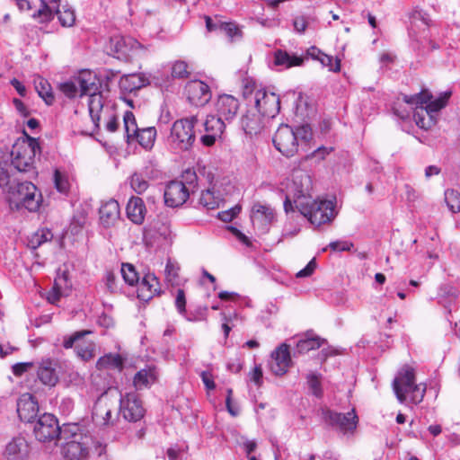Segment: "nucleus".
I'll return each mask as SVG.
<instances>
[{"instance_id": "obj_1", "label": "nucleus", "mask_w": 460, "mask_h": 460, "mask_svg": "<svg viewBox=\"0 0 460 460\" xmlns=\"http://www.w3.org/2000/svg\"><path fill=\"white\" fill-rule=\"evenodd\" d=\"M450 95L451 93L446 92L431 101L432 95L423 91L411 96L403 95L402 99L408 104H416L413 110L414 121L420 128L429 129L436 124L435 114L446 106Z\"/></svg>"}, {"instance_id": "obj_2", "label": "nucleus", "mask_w": 460, "mask_h": 460, "mask_svg": "<svg viewBox=\"0 0 460 460\" xmlns=\"http://www.w3.org/2000/svg\"><path fill=\"white\" fill-rule=\"evenodd\" d=\"M312 129L309 125H302L294 130L288 125L279 127L273 137V145L276 149L287 157L294 156L299 144H306L312 139Z\"/></svg>"}, {"instance_id": "obj_3", "label": "nucleus", "mask_w": 460, "mask_h": 460, "mask_svg": "<svg viewBox=\"0 0 460 460\" xmlns=\"http://www.w3.org/2000/svg\"><path fill=\"white\" fill-rule=\"evenodd\" d=\"M393 389L401 403L406 402L408 395L412 403H420L426 392L425 385L416 384L414 369L407 365L398 371L393 381Z\"/></svg>"}, {"instance_id": "obj_4", "label": "nucleus", "mask_w": 460, "mask_h": 460, "mask_svg": "<svg viewBox=\"0 0 460 460\" xmlns=\"http://www.w3.org/2000/svg\"><path fill=\"white\" fill-rule=\"evenodd\" d=\"M26 140L16 143L11 153L12 165L20 172H35V155L40 151L38 139L26 135Z\"/></svg>"}, {"instance_id": "obj_5", "label": "nucleus", "mask_w": 460, "mask_h": 460, "mask_svg": "<svg viewBox=\"0 0 460 460\" xmlns=\"http://www.w3.org/2000/svg\"><path fill=\"white\" fill-rule=\"evenodd\" d=\"M296 208L314 226H320L335 217L334 203L331 200H297Z\"/></svg>"}, {"instance_id": "obj_6", "label": "nucleus", "mask_w": 460, "mask_h": 460, "mask_svg": "<svg viewBox=\"0 0 460 460\" xmlns=\"http://www.w3.org/2000/svg\"><path fill=\"white\" fill-rule=\"evenodd\" d=\"M7 194L10 204L16 208H25L35 212L40 208V195L37 197V188L31 181H17Z\"/></svg>"}, {"instance_id": "obj_7", "label": "nucleus", "mask_w": 460, "mask_h": 460, "mask_svg": "<svg viewBox=\"0 0 460 460\" xmlns=\"http://www.w3.org/2000/svg\"><path fill=\"white\" fill-rule=\"evenodd\" d=\"M197 115L177 119L172 127L170 142L177 149L189 150L195 141L194 126Z\"/></svg>"}, {"instance_id": "obj_8", "label": "nucleus", "mask_w": 460, "mask_h": 460, "mask_svg": "<svg viewBox=\"0 0 460 460\" xmlns=\"http://www.w3.org/2000/svg\"><path fill=\"white\" fill-rule=\"evenodd\" d=\"M322 415L323 421L342 435L351 437L355 434L358 417L354 409L347 413H341L330 409H323Z\"/></svg>"}, {"instance_id": "obj_9", "label": "nucleus", "mask_w": 460, "mask_h": 460, "mask_svg": "<svg viewBox=\"0 0 460 460\" xmlns=\"http://www.w3.org/2000/svg\"><path fill=\"white\" fill-rule=\"evenodd\" d=\"M255 107L258 112L264 117L274 118L280 110L279 97L265 89H259L254 94Z\"/></svg>"}, {"instance_id": "obj_10", "label": "nucleus", "mask_w": 460, "mask_h": 460, "mask_svg": "<svg viewBox=\"0 0 460 460\" xmlns=\"http://www.w3.org/2000/svg\"><path fill=\"white\" fill-rule=\"evenodd\" d=\"M142 402L136 393H127L120 396L119 413L129 422H137L145 415Z\"/></svg>"}, {"instance_id": "obj_11", "label": "nucleus", "mask_w": 460, "mask_h": 460, "mask_svg": "<svg viewBox=\"0 0 460 460\" xmlns=\"http://www.w3.org/2000/svg\"><path fill=\"white\" fill-rule=\"evenodd\" d=\"M36 438L39 441H51L58 438L60 427L56 417L50 413L40 416L33 427Z\"/></svg>"}, {"instance_id": "obj_12", "label": "nucleus", "mask_w": 460, "mask_h": 460, "mask_svg": "<svg viewBox=\"0 0 460 460\" xmlns=\"http://www.w3.org/2000/svg\"><path fill=\"white\" fill-rule=\"evenodd\" d=\"M54 12L58 14L62 26L71 27L75 23V15L72 9L64 6L63 10H60L48 5L45 1H41V6L38 10L37 13L33 14V17H38L41 22H46L52 20L54 17Z\"/></svg>"}, {"instance_id": "obj_13", "label": "nucleus", "mask_w": 460, "mask_h": 460, "mask_svg": "<svg viewBox=\"0 0 460 460\" xmlns=\"http://www.w3.org/2000/svg\"><path fill=\"white\" fill-rule=\"evenodd\" d=\"M58 362L50 358H41L37 362V377L44 385L53 387L59 381Z\"/></svg>"}, {"instance_id": "obj_14", "label": "nucleus", "mask_w": 460, "mask_h": 460, "mask_svg": "<svg viewBox=\"0 0 460 460\" xmlns=\"http://www.w3.org/2000/svg\"><path fill=\"white\" fill-rule=\"evenodd\" d=\"M190 196L189 188L182 181H170L164 190V203L171 208L181 206Z\"/></svg>"}, {"instance_id": "obj_15", "label": "nucleus", "mask_w": 460, "mask_h": 460, "mask_svg": "<svg viewBox=\"0 0 460 460\" xmlns=\"http://www.w3.org/2000/svg\"><path fill=\"white\" fill-rule=\"evenodd\" d=\"M189 102L195 106H204L211 99L209 86L200 80L189 82L185 86Z\"/></svg>"}, {"instance_id": "obj_16", "label": "nucleus", "mask_w": 460, "mask_h": 460, "mask_svg": "<svg viewBox=\"0 0 460 460\" xmlns=\"http://www.w3.org/2000/svg\"><path fill=\"white\" fill-rule=\"evenodd\" d=\"M291 363L289 347L286 343H282L271 352V359L269 365L274 375L283 376L288 372Z\"/></svg>"}, {"instance_id": "obj_17", "label": "nucleus", "mask_w": 460, "mask_h": 460, "mask_svg": "<svg viewBox=\"0 0 460 460\" xmlns=\"http://www.w3.org/2000/svg\"><path fill=\"white\" fill-rule=\"evenodd\" d=\"M312 190V179L305 172L297 171L293 174L292 191L294 203L296 207L297 200H309L312 199L310 194Z\"/></svg>"}, {"instance_id": "obj_18", "label": "nucleus", "mask_w": 460, "mask_h": 460, "mask_svg": "<svg viewBox=\"0 0 460 460\" xmlns=\"http://www.w3.org/2000/svg\"><path fill=\"white\" fill-rule=\"evenodd\" d=\"M91 442V437L66 441L62 447V454L66 460H84L88 456Z\"/></svg>"}, {"instance_id": "obj_19", "label": "nucleus", "mask_w": 460, "mask_h": 460, "mask_svg": "<svg viewBox=\"0 0 460 460\" xmlns=\"http://www.w3.org/2000/svg\"><path fill=\"white\" fill-rule=\"evenodd\" d=\"M204 128L207 134L201 137V142L206 146H211L215 144L217 138L223 134L226 128V121L217 115H209L204 122Z\"/></svg>"}, {"instance_id": "obj_20", "label": "nucleus", "mask_w": 460, "mask_h": 460, "mask_svg": "<svg viewBox=\"0 0 460 460\" xmlns=\"http://www.w3.org/2000/svg\"><path fill=\"white\" fill-rule=\"evenodd\" d=\"M239 102L232 95H220L216 102L217 115L225 121H231L237 114Z\"/></svg>"}, {"instance_id": "obj_21", "label": "nucleus", "mask_w": 460, "mask_h": 460, "mask_svg": "<svg viewBox=\"0 0 460 460\" xmlns=\"http://www.w3.org/2000/svg\"><path fill=\"white\" fill-rule=\"evenodd\" d=\"M39 405L34 396L30 394H22L17 402V412L21 420L32 422L37 417Z\"/></svg>"}, {"instance_id": "obj_22", "label": "nucleus", "mask_w": 460, "mask_h": 460, "mask_svg": "<svg viewBox=\"0 0 460 460\" xmlns=\"http://www.w3.org/2000/svg\"><path fill=\"white\" fill-rule=\"evenodd\" d=\"M77 84L79 85L80 96L91 95L101 91L102 84L97 75L88 70H84L79 73L76 77Z\"/></svg>"}, {"instance_id": "obj_23", "label": "nucleus", "mask_w": 460, "mask_h": 460, "mask_svg": "<svg viewBox=\"0 0 460 460\" xmlns=\"http://www.w3.org/2000/svg\"><path fill=\"white\" fill-rule=\"evenodd\" d=\"M100 222L108 228L113 226L120 217V209L118 201L110 199L103 203L99 209Z\"/></svg>"}, {"instance_id": "obj_24", "label": "nucleus", "mask_w": 460, "mask_h": 460, "mask_svg": "<svg viewBox=\"0 0 460 460\" xmlns=\"http://www.w3.org/2000/svg\"><path fill=\"white\" fill-rule=\"evenodd\" d=\"M29 454V445L24 438H13L5 447L7 460H25Z\"/></svg>"}, {"instance_id": "obj_25", "label": "nucleus", "mask_w": 460, "mask_h": 460, "mask_svg": "<svg viewBox=\"0 0 460 460\" xmlns=\"http://www.w3.org/2000/svg\"><path fill=\"white\" fill-rule=\"evenodd\" d=\"M274 209L268 205L260 202L254 203L252 208L251 218L252 223L258 224L261 227L266 228L274 220Z\"/></svg>"}, {"instance_id": "obj_26", "label": "nucleus", "mask_w": 460, "mask_h": 460, "mask_svg": "<svg viewBox=\"0 0 460 460\" xmlns=\"http://www.w3.org/2000/svg\"><path fill=\"white\" fill-rule=\"evenodd\" d=\"M159 293V281L154 274H146L138 282L137 297L143 301H149Z\"/></svg>"}, {"instance_id": "obj_27", "label": "nucleus", "mask_w": 460, "mask_h": 460, "mask_svg": "<svg viewBox=\"0 0 460 460\" xmlns=\"http://www.w3.org/2000/svg\"><path fill=\"white\" fill-rule=\"evenodd\" d=\"M88 108L92 120L96 127H99L102 116L110 111L109 107H104L103 96L101 91L89 96Z\"/></svg>"}, {"instance_id": "obj_28", "label": "nucleus", "mask_w": 460, "mask_h": 460, "mask_svg": "<svg viewBox=\"0 0 460 460\" xmlns=\"http://www.w3.org/2000/svg\"><path fill=\"white\" fill-rule=\"evenodd\" d=\"M127 216L134 224L143 223L146 213V206L143 199L139 197H131L126 208Z\"/></svg>"}, {"instance_id": "obj_29", "label": "nucleus", "mask_w": 460, "mask_h": 460, "mask_svg": "<svg viewBox=\"0 0 460 460\" xmlns=\"http://www.w3.org/2000/svg\"><path fill=\"white\" fill-rule=\"evenodd\" d=\"M93 419L100 425H110L114 422V419L111 416V409L102 396L98 398L93 406Z\"/></svg>"}, {"instance_id": "obj_30", "label": "nucleus", "mask_w": 460, "mask_h": 460, "mask_svg": "<svg viewBox=\"0 0 460 460\" xmlns=\"http://www.w3.org/2000/svg\"><path fill=\"white\" fill-rule=\"evenodd\" d=\"M224 200L223 193L213 185L211 188L202 191L199 198V204L208 209H215Z\"/></svg>"}, {"instance_id": "obj_31", "label": "nucleus", "mask_w": 460, "mask_h": 460, "mask_svg": "<svg viewBox=\"0 0 460 460\" xmlns=\"http://www.w3.org/2000/svg\"><path fill=\"white\" fill-rule=\"evenodd\" d=\"M147 79L141 74L133 73L124 75L119 79V87L125 92L131 93L145 86Z\"/></svg>"}, {"instance_id": "obj_32", "label": "nucleus", "mask_w": 460, "mask_h": 460, "mask_svg": "<svg viewBox=\"0 0 460 460\" xmlns=\"http://www.w3.org/2000/svg\"><path fill=\"white\" fill-rule=\"evenodd\" d=\"M305 59H307V57L290 55L287 51L281 49H278L274 53L275 65L284 66L285 68L301 66Z\"/></svg>"}, {"instance_id": "obj_33", "label": "nucleus", "mask_w": 460, "mask_h": 460, "mask_svg": "<svg viewBox=\"0 0 460 460\" xmlns=\"http://www.w3.org/2000/svg\"><path fill=\"white\" fill-rule=\"evenodd\" d=\"M156 380V372L153 367L139 370L134 376L133 385L136 389H143L150 386Z\"/></svg>"}, {"instance_id": "obj_34", "label": "nucleus", "mask_w": 460, "mask_h": 460, "mask_svg": "<svg viewBox=\"0 0 460 460\" xmlns=\"http://www.w3.org/2000/svg\"><path fill=\"white\" fill-rule=\"evenodd\" d=\"M242 127L246 134L257 135L263 128V124L259 114L247 113L242 118Z\"/></svg>"}, {"instance_id": "obj_35", "label": "nucleus", "mask_w": 460, "mask_h": 460, "mask_svg": "<svg viewBox=\"0 0 460 460\" xmlns=\"http://www.w3.org/2000/svg\"><path fill=\"white\" fill-rule=\"evenodd\" d=\"M123 358L119 354H106L103 357H101L97 363L96 367L98 369H115L121 371L123 368Z\"/></svg>"}, {"instance_id": "obj_36", "label": "nucleus", "mask_w": 460, "mask_h": 460, "mask_svg": "<svg viewBox=\"0 0 460 460\" xmlns=\"http://www.w3.org/2000/svg\"><path fill=\"white\" fill-rule=\"evenodd\" d=\"M439 302L443 305L444 307L448 309V312H451V305L456 301L458 296V292L456 288L450 285H443L439 288L438 292Z\"/></svg>"}, {"instance_id": "obj_37", "label": "nucleus", "mask_w": 460, "mask_h": 460, "mask_svg": "<svg viewBox=\"0 0 460 460\" xmlns=\"http://www.w3.org/2000/svg\"><path fill=\"white\" fill-rule=\"evenodd\" d=\"M87 437V435L80 431V427L75 423L63 425V427H60V432L58 434V438L66 440V442L69 440H80Z\"/></svg>"}, {"instance_id": "obj_38", "label": "nucleus", "mask_w": 460, "mask_h": 460, "mask_svg": "<svg viewBox=\"0 0 460 460\" xmlns=\"http://www.w3.org/2000/svg\"><path fill=\"white\" fill-rule=\"evenodd\" d=\"M34 85L37 93L44 100V102L48 105H51L55 98L52 93L49 83L43 77L38 76L34 79Z\"/></svg>"}, {"instance_id": "obj_39", "label": "nucleus", "mask_w": 460, "mask_h": 460, "mask_svg": "<svg viewBox=\"0 0 460 460\" xmlns=\"http://www.w3.org/2000/svg\"><path fill=\"white\" fill-rule=\"evenodd\" d=\"M156 129L155 127H148L139 130L135 138L138 144L146 150H150L155 144Z\"/></svg>"}, {"instance_id": "obj_40", "label": "nucleus", "mask_w": 460, "mask_h": 460, "mask_svg": "<svg viewBox=\"0 0 460 460\" xmlns=\"http://www.w3.org/2000/svg\"><path fill=\"white\" fill-rule=\"evenodd\" d=\"M53 234L50 230L42 228L35 232L29 239V245L31 249H37L44 243L51 241Z\"/></svg>"}, {"instance_id": "obj_41", "label": "nucleus", "mask_w": 460, "mask_h": 460, "mask_svg": "<svg viewBox=\"0 0 460 460\" xmlns=\"http://www.w3.org/2000/svg\"><path fill=\"white\" fill-rule=\"evenodd\" d=\"M123 119L126 137L129 142L136 137L140 129L137 128L135 116L131 111H126Z\"/></svg>"}, {"instance_id": "obj_42", "label": "nucleus", "mask_w": 460, "mask_h": 460, "mask_svg": "<svg viewBox=\"0 0 460 460\" xmlns=\"http://www.w3.org/2000/svg\"><path fill=\"white\" fill-rule=\"evenodd\" d=\"M323 341L320 337H310L307 335L305 339L297 341V351L299 353H305L312 349H316L322 346Z\"/></svg>"}, {"instance_id": "obj_43", "label": "nucleus", "mask_w": 460, "mask_h": 460, "mask_svg": "<svg viewBox=\"0 0 460 460\" xmlns=\"http://www.w3.org/2000/svg\"><path fill=\"white\" fill-rule=\"evenodd\" d=\"M129 184L131 189L137 194L144 193L149 187L147 179L142 172H134L129 177Z\"/></svg>"}, {"instance_id": "obj_44", "label": "nucleus", "mask_w": 460, "mask_h": 460, "mask_svg": "<svg viewBox=\"0 0 460 460\" xmlns=\"http://www.w3.org/2000/svg\"><path fill=\"white\" fill-rule=\"evenodd\" d=\"M445 202L453 213L460 212V193L453 189L445 191Z\"/></svg>"}, {"instance_id": "obj_45", "label": "nucleus", "mask_w": 460, "mask_h": 460, "mask_svg": "<svg viewBox=\"0 0 460 460\" xmlns=\"http://www.w3.org/2000/svg\"><path fill=\"white\" fill-rule=\"evenodd\" d=\"M121 275L126 283L134 286L139 282L138 274L135 267L130 263H123L121 265Z\"/></svg>"}, {"instance_id": "obj_46", "label": "nucleus", "mask_w": 460, "mask_h": 460, "mask_svg": "<svg viewBox=\"0 0 460 460\" xmlns=\"http://www.w3.org/2000/svg\"><path fill=\"white\" fill-rule=\"evenodd\" d=\"M95 345L93 342H82L75 346L76 355L84 361L92 359L94 356Z\"/></svg>"}, {"instance_id": "obj_47", "label": "nucleus", "mask_w": 460, "mask_h": 460, "mask_svg": "<svg viewBox=\"0 0 460 460\" xmlns=\"http://www.w3.org/2000/svg\"><path fill=\"white\" fill-rule=\"evenodd\" d=\"M172 76L178 79H185L190 75L189 66L185 61L178 60L172 64Z\"/></svg>"}, {"instance_id": "obj_48", "label": "nucleus", "mask_w": 460, "mask_h": 460, "mask_svg": "<svg viewBox=\"0 0 460 460\" xmlns=\"http://www.w3.org/2000/svg\"><path fill=\"white\" fill-rule=\"evenodd\" d=\"M219 31L229 37L232 40L242 36L241 30L232 22H220Z\"/></svg>"}, {"instance_id": "obj_49", "label": "nucleus", "mask_w": 460, "mask_h": 460, "mask_svg": "<svg viewBox=\"0 0 460 460\" xmlns=\"http://www.w3.org/2000/svg\"><path fill=\"white\" fill-rule=\"evenodd\" d=\"M111 49L118 55H126L128 51L127 39L113 37L111 39ZM119 58V56H118Z\"/></svg>"}, {"instance_id": "obj_50", "label": "nucleus", "mask_w": 460, "mask_h": 460, "mask_svg": "<svg viewBox=\"0 0 460 460\" xmlns=\"http://www.w3.org/2000/svg\"><path fill=\"white\" fill-rule=\"evenodd\" d=\"M16 182L12 179L8 170L0 166V188L7 193Z\"/></svg>"}, {"instance_id": "obj_51", "label": "nucleus", "mask_w": 460, "mask_h": 460, "mask_svg": "<svg viewBox=\"0 0 460 460\" xmlns=\"http://www.w3.org/2000/svg\"><path fill=\"white\" fill-rule=\"evenodd\" d=\"M60 91L68 98L75 97L80 93L76 77L74 81H67L60 84Z\"/></svg>"}, {"instance_id": "obj_52", "label": "nucleus", "mask_w": 460, "mask_h": 460, "mask_svg": "<svg viewBox=\"0 0 460 460\" xmlns=\"http://www.w3.org/2000/svg\"><path fill=\"white\" fill-rule=\"evenodd\" d=\"M54 183H55V187L56 189L60 192V193H67L68 190H69V182H68V180L67 178L63 174L61 173L58 170H56L55 172H54Z\"/></svg>"}, {"instance_id": "obj_53", "label": "nucleus", "mask_w": 460, "mask_h": 460, "mask_svg": "<svg viewBox=\"0 0 460 460\" xmlns=\"http://www.w3.org/2000/svg\"><path fill=\"white\" fill-rule=\"evenodd\" d=\"M306 378L309 387L312 390L314 395H315L316 397H321L323 394V390L321 387V383L319 381V376L315 373H309L306 376Z\"/></svg>"}, {"instance_id": "obj_54", "label": "nucleus", "mask_w": 460, "mask_h": 460, "mask_svg": "<svg viewBox=\"0 0 460 460\" xmlns=\"http://www.w3.org/2000/svg\"><path fill=\"white\" fill-rule=\"evenodd\" d=\"M319 61L323 66H328L330 71L338 72L341 65L339 59H333L332 56H328L324 53L319 58Z\"/></svg>"}, {"instance_id": "obj_55", "label": "nucleus", "mask_w": 460, "mask_h": 460, "mask_svg": "<svg viewBox=\"0 0 460 460\" xmlns=\"http://www.w3.org/2000/svg\"><path fill=\"white\" fill-rule=\"evenodd\" d=\"M309 17L304 15L296 16L293 20V26L296 32L299 34L305 33L309 25Z\"/></svg>"}, {"instance_id": "obj_56", "label": "nucleus", "mask_w": 460, "mask_h": 460, "mask_svg": "<svg viewBox=\"0 0 460 460\" xmlns=\"http://www.w3.org/2000/svg\"><path fill=\"white\" fill-rule=\"evenodd\" d=\"M241 206L236 205L230 209L219 212L218 218L223 222H230L241 212Z\"/></svg>"}, {"instance_id": "obj_57", "label": "nucleus", "mask_w": 460, "mask_h": 460, "mask_svg": "<svg viewBox=\"0 0 460 460\" xmlns=\"http://www.w3.org/2000/svg\"><path fill=\"white\" fill-rule=\"evenodd\" d=\"M89 333H90L89 331H81V332H76L73 335L65 338L64 341H63L64 348H66V349L72 348L75 342H77L84 336H85L86 334H89Z\"/></svg>"}, {"instance_id": "obj_58", "label": "nucleus", "mask_w": 460, "mask_h": 460, "mask_svg": "<svg viewBox=\"0 0 460 460\" xmlns=\"http://www.w3.org/2000/svg\"><path fill=\"white\" fill-rule=\"evenodd\" d=\"M102 117L104 119H107L105 124L106 129L110 132H115L119 125L117 116L109 111V112Z\"/></svg>"}, {"instance_id": "obj_59", "label": "nucleus", "mask_w": 460, "mask_h": 460, "mask_svg": "<svg viewBox=\"0 0 460 460\" xmlns=\"http://www.w3.org/2000/svg\"><path fill=\"white\" fill-rule=\"evenodd\" d=\"M182 182L190 189V187H195L197 182V174L193 170L188 169L186 170L182 175Z\"/></svg>"}, {"instance_id": "obj_60", "label": "nucleus", "mask_w": 460, "mask_h": 460, "mask_svg": "<svg viewBox=\"0 0 460 460\" xmlns=\"http://www.w3.org/2000/svg\"><path fill=\"white\" fill-rule=\"evenodd\" d=\"M175 306L181 314H183L186 312V298L183 289L177 290Z\"/></svg>"}, {"instance_id": "obj_61", "label": "nucleus", "mask_w": 460, "mask_h": 460, "mask_svg": "<svg viewBox=\"0 0 460 460\" xmlns=\"http://www.w3.org/2000/svg\"><path fill=\"white\" fill-rule=\"evenodd\" d=\"M329 247L334 252H336V251H340V252L349 251L353 247V243L350 242H347V241H335V242H332L329 244Z\"/></svg>"}, {"instance_id": "obj_62", "label": "nucleus", "mask_w": 460, "mask_h": 460, "mask_svg": "<svg viewBox=\"0 0 460 460\" xmlns=\"http://www.w3.org/2000/svg\"><path fill=\"white\" fill-rule=\"evenodd\" d=\"M33 367L32 362H22L13 366V373L14 376H22L23 373L29 371Z\"/></svg>"}, {"instance_id": "obj_63", "label": "nucleus", "mask_w": 460, "mask_h": 460, "mask_svg": "<svg viewBox=\"0 0 460 460\" xmlns=\"http://www.w3.org/2000/svg\"><path fill=\"white\" fill-rule=\"evenodd\" d=\"M201 380L208 390H214L216 388V384L213 379V376L208 371H202L200 373Z\"/></svg>"}, {"instance_id": "obj_64", "label": "nucleus", "mask_w": 460, "mask_h": 460, "mask_svg": "<svg viewBox=\"0 0 460 460\" xmlns=\"http://www.w3.org/2000/svg\"><path fill=\"white\" fill-rule=\"evenodd\" d=\"M250 379L254 382L255 385L260 386L262 383V369L260 365L255 366L254 368L250 372Z\"/></svg>"}]
</instances>
